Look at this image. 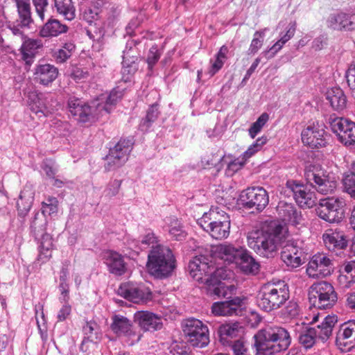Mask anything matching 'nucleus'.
<instances>
[{
  "label": "nucleus",
  "instance_id": "nucleus-14",
  "mask_svg": "<svg viewBox=\"0 0 355 355\" xmlns=\"http://www.w3.org/2000/svg\"><path fill=\"white\" fill-rule=\"evenodd\" d=\"M286 189L292 193L296 203L303 209L311 208L316 205L315 193L307 186L296 180H289L286 183Z\"/></svg>",
  "mask_w": 355,
  "mask_h": 355
},
{
  "label": "nucleus",
  "instance_id": "nucleus-4",
  "mask_svg": "<svg viewBox=\"0 0 355 355\" xmlns=\"http://www.w3.org/2000/svg\"><path fill=\"white\" fill-rule=\"evenodd\" d=\"M289 297V287L285 282H268L259 291L256 304L261 310L269 313L279 309Z\"/></svg>",
  "mask_w": 355,
  "mask_h": 355
},
{
  "label": "nucleus",
  "instance_id": "nucleus-63",
  "mask_svg": "<svg viewBox=\"0 0 355 355\" xmlns=\"http://www.w3.org/2000/svg\"><path fill=\"white\" fill-rule=\"evenodd\" d=\"M121 182L122 181L119 180H110L104 191L105 196L113 197L117 195L121 187Z\"/></svg>",
  "mask_w": 355,
  "mask_h": 355
},
{
  "label": "nucleus",
  "instance_id": "nucleus-1",
  "mask_svg": "<svg viewBox=\"0 0 355 355\" xmlns=\"http://www.w3.org/2000/svg\"><path fill=\"white\" fill-rule=\"evenodd\" d=\"M188 270L194 280L207 286L210 296L225 297L229 289H234V285L226 286L222 281L227 277L224 268H216L207 257L198 255L193 257L189 262Z\"/></svg>",
  "mask_w": 355,
  "mask_h": 355
},
{
  "label": "nucleus",
  "instance_id": "nucleus-39",
  "mask_svg": "<svg viewBox=\"0 0 355 355\" xmlns=\"http://www.w3.org/2000/svg\"><path fill=\"white\" fill-rule=\"evenodd\" d=\"M159 114V105L157 103L150 105L146 111L145 116L140 120L138 128L139 130L144 133L150 131L153 125L157 120Z\"/></svg>",
  "mask_w": 355,
  "mask_h": 355
},
{
  "label": "nucleus",
  "instance_id": "nucleus-29",
  "mask_svg": "<svg viewBox=\"0 0 355 355\" xmlns=\"http://www.w3.org/2000/svg\"><path fill=\"white\" fill-rule=\"evenodd\" d=\"M242 247H235L232 244H219L211 248V254L216 258H218L227 263H236L241 248Z\"/></svg>",
  "mask_w": 355,
  "mask_h": 355
},
{
  "label": "nucleus",
  "instance_id": "nucleus-41",
  "mask_svg": "<svg viewBox=\"0 0 355 355\" xmlns=\"http://www.w3.org/2000/svg\"><path fill=\"white\" fill-rule=\"evenodd\" d=\"M326 98L332 108L336 111L343 110L346 107L347 98L340 87H332L327 92Z\"/></svg>",
  "mask_w": 355,
  "mask_h": 355
},
{
  "label": "nucleus",
  "instance_id": "nucleus-43",
  "mask_svg": "<svg viewBox=\"0 0 355 355\" xmlns=\"http://www.w3.org/2000/svg\"><path fill=\"white\" fill-rule=\"evenodd\" d=\"M338 281L343 288H349L355 283V261H349L343 265L340 269Z\"/></svg>",
  "mask_w": 355,
  "mask_h": 355
},
{
  "label": "nucleus",
  "instance_id": "nucleus-56",
  "mask_svg": "<svg viewBox=\"0 0 355 355\" xmlns=\"http://www.w3.org/2000/svg\"><path fill=\"white\" fill-rule=\"evenodd\" d=\"M300 309L298 304L293 301H289L286 306L282 309V315L284 318L292 319L300 315Z\"/></svg>",
  "mask_w": 355,
  "mask_h": 355
},
{
  "label": "nucleus",
  "instance_id": "nucleus-28",
  "mask_svg": "<svg viewBox=\"0 0 355 355\" xmlns=\"http://www.w3.org/2000/svg\"><path fill=\"white\" fill-rule=\"evenodd\" d=\"M235 264L245 275H257L260 268L259 263L252 257V253L244 247L241 248V252Z\"/></svg>",
  "mask_w": 355,
  "mask_h": 355
},
{
  "label": "nucleus",
  "instance_id": "nucleus-48",
  "mask_svg": "<svg viewBox=\"0 0 355 355\" xmlns=\"http://www.w3.org/2000/svg\"><path fill=\"white\" fill-rule=\"evenodd\" d=\"M58 209V200L55 197L49 196L42 202V216L46 218V216H53L57 214Z\"/></svg>",
  "mask_w": 355,
  "mask_h": 355
},
{
  "label": "nucleus",
  "instance_id": "nucleus-35",
  "mask_svg": "<svg viewBox=\"0 0 355 355\" xmlns=\"http://www.w3.org/2000/svg\"><path fill=\"white\" fill-rule=\"evenodd\" d=\"M222 223H230V216L218 207H211L209 212L205 213L198 220L200 225L221 224Z\"/></svg>",
  "mask_w": 355,
  "mask_h": 355
},
{
  "label": "nucleus",
  "instance_id": "nucleus-54",
  "mask_svg": "<svg viewBox=\"0 0 355 355\" xmlns=\"http://www.w3.org/2000/svg\"><path fill=\"white\" fill-rule=\"evenodd\" d=\"M269 119L267 113H263L255 122H254L248 130L249 135L254 139L257 135L261 130L263 127Z\"/></svg>",
  "mask_w": 355,
  "mask_h": 355
},
{
  "label": "nucleus",
  "instance_id": "nucleus-23",
  "mask_svg": "<svg viewBox=\"0 0 355 355\" xmlns=\"http://www.w3.org/2000/svg\"><path fill=\"white\" fill-rule=\"evenodd\" d=\"M104 263L109 272L114 276L121 277L128 272V263L124 257L114 250H107L103 254Z\"/></svg>",
  "mask_w": 355,
  "mask_h": 355
},
{
  "label": "nucleus",
  "instance_id": "nucleus-5",
  "mask_svg": "<svg viewBox=\"0 0 355 355\" xmlns=\"http://www.w3.org/2000/svg\"><path fill=\"white\" fill-rule=\"evenodd\" d=\"M283 227L277 225L272 231L257 230L249 233L247 237L248 246L258 255L272 258L277 252L279 235Z\"/></svg>",
  "mask_w": 355,
  "mask_h": 355
},
{
  "label": "nucleus",
  "instance_id": "nucleus-21",
  "mask_svg": "<svg viewBox=\"0 0 355 355\" xmlns=\"http://www.w3.org/2000/svg\"><path fill=\"white\" fill-rule=\"evenodd\" d=\"M331 130L338 136V140L345 146L355 144V123L344 118L335 119L331 123Z\"/></svg>",
  "mask_w": 355,
  "mask_h": 355
},
{
  "label": "nucleus",
  "instance_id": "nucleus-47",
  "mask_svg": "<svg viewBox=\"0 0 355 355\" xmlns=\"http://www.w3.org/2000/svg\"><path fill=\"white\" fill-rule=\"evenodd\" d=\"M162 54V50L158 48L157 44L153 45L147 54V57L145 59L146 62L148 64L147 67V74L151 76L154 71V67L157 64V62L160 59Z\"/></svg>",
  "mask_w": 355,
  "mask_h": 355
},
{
  "label": "nucleus",
  "instance_id": "nucleus-57",
  "mask_svg": "<svg viewBox=\"0 0 355 355\" xmlns=\"http://www.w3.org/2000/svg\"><path fill=\"white\" fill-rule=\"evenodd\" d=\"M268 139L266 137H261L258 138L249 148L242 154V156L246 160L252 157L255 153L259 151L261 147L266 144Z\"/></svg>",
  "mask_w": 355,
  "mask_h": 355
},
{
  "label": "nucleus",
  "instance_id": "nucleus-52",
  "mask_svg": "<svg viewBox=\"0 0 355 355\" xmlns=\"http://www.w3.org/2000/svg\"><path fill=\"white\" fill-rule=\"evenodd\" d=\"M46 98L43 94L35 96V98L32 101L30 104L31 110L35 114L42 113L45 115L49 112L46 104Z\"/></svg>",
  "mask_w": 355,
  "mask_h": 355
},
{
  "label": "nucleus",
  "instance_id": "nucleus-36",
  "mask_svg": "<svg viewBox=\"0 0 355 355\" xmlns=\"http://www.w3.org/2000/svg\"><path fill=\"white\" fill-rule=\"evenodd\" d=\"M42 47V42L38 39H31L26 37L22 40L20 48L21 58L27 64L33 62V58L39 49Z\"/></svg>",
  "mask_w": 355,
  "mask_h": 355
},
{
  "label": "nucleus",
  "instance_id": "nucleus-59",
  "mask_svg": "<svg viewBox=\"0 0 355 355\" xmlns=\"http://www.w3.org/2000/svg\"><path fill=\"white\" fill-rule=\"evenodd\" d=\"M134 246H139V243L145 245H150L151 244H155L158 243L157 237L155 236V234L151 230H147L146 234L144 236L140 237V240L136 241L133 240Z\"/></svg>",
  "mask_w": 355,
  "mask_h": 355
},
{
  "label": "nucleus",
  "instance_id": "nucleus-13",
  "mask_svg": "<svg viewBox=\"0 0 355 355\" xmlns=\"http://www.w3.org/2000/svg\"><path fill=\"white\" fill-rule=\"evenodd\" d=\"M236 291L234 286V290L229 289L227 295L225 297L227 300L223 302H214L211 306V312L215 315L232 316L238 315L241 313L243 306H244L245 297H231L234 291ZM220 296L219 297H220ZM224 297V296H223Z\"/></svg>",
  "mask_w": 355,
  "mask_h": 355
},
{
  "label": "nucleus",
  "instance_id": "nucleus-62",
  "mask_svg": "<svg viewBox=\"0 0 355 355\" xmlns=\"http://www.w3.org/2000/svg\"><path fill=\"white\" fill-rule=\"evenodd\" d=\"M231 347L234 355H249L243 340L239 338L228 345Z\"/></svg>",
  "mask_w": 355,
  "mask_h": 355
},
{
  "label": "nucleus",
  "instance_id": "nucleus-40",
  "mask_svg": "<svg viewBox=\"0 0 355 355\" xmlns=\"http://www.w3.org/2000/svg\"><path fill=\"white\" fill-rule=\"evenodd\" d=\"M68 27L55 19H50L40 30V35L42 37H56L67 33Z\"/></svg>",
  "mask_w": 355,
  "mask_h": 355
},
{
  "label": "nucleus",
  "instance_id": "nucleus-11",
  "mask_svg": "<svg viewBox=\"0 0 355 355\" xmlns=\"http://www.w3.org/2000/svg\"><path fill=\"white\" fill-rule=\"evenodd\" d=\"M304 175L307 183L321 194L331 193L337 187L336 181L326 175L320 166H309Z\"/></svg>",
  "mask_w": 355,
  "mask_h": 355
},
{
  "label": "nucleus",
  "instance_id": "nucleus-26",
  "mask_svg": "<svg viewBox=\"0 0 355 355\" xmlns=\"http://www.w3.org/2000/svg\"><path fill=\"white\" fill-rule=\"evenodd\" d=\"M134 321L144 331H156L162 328V318L148 311H138L134 314Z\"/></svg>",
  "mask_w": 355,
  "mask_h": 355
},
{
  "label": "nucleus",
  "instance_id": "nucleus-6",
  "mask_svg": "<svg viewBox=\"0 0 355 355\" xmlns=\"http://www.w3.org/2000/svg\"><path fill=\"white\" fill-rule=\"evenodd\" d=\"M47 220L39 212L35 214L31 223V234L39 245V254L37 260L41 263L48 261L51 257L53 249V238L46 233Z\"/></svg>",
  "mask_w": 355,
  "mask_h": 355
},
{
  "label": "nucleus",
  "instance_id": "nucleus-45",
  "mask_svg": "<svg viewBox=\"0 0 355 355\" xmlns=\"http://www.w3.org/2000/svg\"><path fill=\"white\" fill-rule=\"evenodd\" d=\"M56 11L68 21L76 17V8L71 0H54Z\"/></svg>",
  "mask_w": 355,
  "mask_h": 355
},
{
  "label": "nucleus",
  "instance_id": "nucleus-25",
  "mask_svg": "<svg viewBox=\"0 0 355 355\" xmlns=\"http://www.w3.org/2000/svg\"><path fill=\"white\" fill-rule=\"evenodd\" d=\"M276 211L278 218L285 223L296 226L300 224L302 220L301 211L297 210L293 203L279 201L276 207Z\"/></svg>",
  "mask_w": 355,
  "mask_h": 355
},
{
  "label": "nucleus",
  "instance_id": "nucleus-33",
  "mask_svg": "<svg viewBox=\"0 0 355 355\" xmlns=\"http://www.w3.org/2000/svg\"><path fill=\"white\" fill-rule=\"evenodd\" d=\"M99 8L97 6H86L83 11V18L89 24L90 27L87 30L88 36L93 40H99L103 36V31H96V28L92 26V23L98 18Z\"/></svg>",
  "mask_w": 355,
  "mask_h": 355
},
{
  "label": "nucleus",
  "instance_id": "nucleus-10",
  "mask_svg": "<svg viewBox=\"0 0 355 355\" xmlns=\"http://www.w3.org/2000/svg\"><path fill=\"white\" fill-rule=\"evenodd\" d=\"M345 201L342 198L320 199L316 208L317 215L329 223H338L345 217Z\"/></svg>",
  "mask_w": 355,
  "mask_h": 355
},
{
  "label": "nucleus",
  "instance_id": "nucleus-22",
  "mask_svg": "<svg viewBox=\"0 0 355 355\" xmlns=\"http://www.w3.org/2000/svg\"><path fill=\"white\" fill-rule=\"evenodd\" d=\"M303 254V249L297 245V241L288 240L282 247L281 259L287 266L296 268L302 264Z\"/></svg>",
  "mask_w": 355,
  "mask_h": 355
},
{
  "label": "nucleus",
  "instance_id": "nucleus-27",
  "mask_svg": "<svg viewBox=\"0 0 355 355\" xmlns=\"http://www.w3.org/2000/svg\"><path fill=\"white\" fill-rule=\"evenodd\" d=\"M83 338L80 345V350L83 352L88 351L87 343L96 344L101 340L102 333L100 326L94 320L87 321L83 326Z\"/></svg>",
  "mask_w": 355,
  "mask_h": 355
},
{
  "label": "nucleus",
  "instance_id": "nucleus-38",
  "mask_svg": "<svg viewBox=\"0 0 355 355\" xmlns=\"http://www.w3.org/2000/svg\"><path fill=\"white\" fill-rule=\"evenodd\" d=\"M338 322L336 315H327L320 324L313 327L316 331V338L322 342L327 341L331 336L333 328Z\"/></svg>",
  "mask_w": 355,
  "mask_h": 355
},
{
  "label": "nucleus",
  "instance_id": "nucleus-9",
  "mask_svg": "<svg viewBox=\"0 0 355 355\" xmlns=\"http://www.w3.org/2000/svg\"><path fill=\"white\" fill-rule=\"evenodd\" d=\"M182 329L187 342L193 347L203 348L209 344V329L201 320L187 318L182 322Z\"/></svg>",
  "mask_w": 355,
  "mask_h": 355
},
{
  "label": "nucleus",
  "instance_id": "nucleus-37",
  "mask_svg": "<svg viewBox=\"0 0 355 355\" xmlns=\"http://www.w3.org/2000/svg\"><path fill=\"white\" fill-rule=\"evenodd\" d=\"M138 57L135 55H130V52L124 51L122 61V80L124 82L130 81L131 78L138 70Z\"/></svg>",
  "mask_w": 355,
  "mask_h": 355
},
{
  "label": "nucleus",
  "instance_id": "nucleus-32",
  "mask_svg": "<svg viewBox=\"0 0 355 355\" xmlns=\"http://www.w3.org/2000/svg\"><path fill=\"white\" fill-rule=\"evenodd\" d=\"M164 226L173 240L182 241L185 240L187 233L182 222L174 216L164 218Z\"/></svg>",
  "mask_w": 355,
  "mask_h": 355
},
{
  "label": "nucleus",
  "instance_id": "nucleus-34",
  "mask_svg": "<svg viewBox=\"0 0 355 355\" xmlns=\"http://www.w3.org/2000/svg\"><path fill=\"white\" fill-rule=\"evenodd\" d=\"M35 198V191L31 186H25L17 201L18 215L25 217L31 210Z\"/></svg>",
  "mask_w": 355,
  "mask_h": 355
},
{
  "label": "nucleus",
  "instance_id": "nucleus-60",
  "mask_svg": "<svg viewBox=\"0 0 355 355\" xmlns=\"http://www.w3.org/2000/svg\"><path fill=\"white\" fill-rule=\"evenodd\" d=\"M246 161L245 158L242 155L240 157L232 160L227 164L226 174L227 175H233L245 165Z\"/></svg>",
  "mask_w": 355,
  "mask_h": 355
},
{
  "label": "nucleus",
  "instance_id": "nucleus-49",
  "mask_svg": "<svg viewBox=\"0 0 355 355\" xmlns=\"http://www.w3.org/2000/svg\"><path fill=\"white\" fill-rule=\"evenodd\" d=\"M269 31L268 28L257 31L253 35V39L248 50V55H254L263 45L266 33Z\"/></svg>",
  "mask_w": 355,
  "mask_h": 355
},
{
  "label": "nucleus",
  "instance_id": "nucleus-16",
  "mask_svg": "<svg viewBox=\"0 0 355 355\" xmlns=\"http://www.w3.org/2000/svg\"><path fill=\"white\" fill-rule=\"evenodd\" d=\"M328 137L324 125L318 123L309 125L302 130L301 134L303 144L313 149L326 146Z\"/></svg>",
  "mask_w": 355,
  "mask_h": 355
},
{
  "label": "nucleus",
  "instance_id": "nucleus-17",
  "mask_svg": "<svg viewBox=\"0 0 355 355\" xmlns=\"http://www.w3.org/2000/svg\"><path fill=\"white\" fill-rule=\"evenodd\" d=\"M336 345L343 352L355 347V320L343 323L336 334Z\"/></svg>",
  "mask_w": 355,
  "mask_h": 355
},
{
  "label": "nucleus",
  "instance_id": "nucleus-18",
  "mask_svg": "<svg viewBox=\"0 0 355 355\" xmlns=\"http://www.w3.org/2000/svg\"><path fill=\"white\" fill-rule=\"evenodd\" d=\"M334 263L324 254H316L309 261L306 272L313 277H324L334 271Z\"/></svg>",
  "mask_w": 355,
  "mask_h": 355
},
{
  "label": "nucleus",
  "instance_id": "nucleus-51",
  "mask_svg": "<svg viewBox=\"0 0 355 355\" xmlns=\"http://www.w3.org/2000/svg\"><path fill=\"white\" fill-rule=\"evenodd\" d=\"M74 49L75 45L73 43H65L62 48L53 53V56L57 63H64L71 56V53Z\"/></svg>",
  "mask_w": 355,
  "mask_h": 355
},
{
  "label": "nucleus",
  "instance_id": "nucleus-7",
  "mask_svg": "<svg viewBox=\"0 0 355 355\" xmlns=\"http://www.w3.org/2000/svg\"><path fill=\"white\" fill-rule=\"evenodd\" d=\"M134 144L133 137H121L114 146L110 147L108 154L105 157V171H112L122 167L128 160Z\"/></svg>",
  "mask_w": 355,
  "mask_h": 355
},
{
  "label": "nucleus",
  "instance_id": "nucleus-30",
  "mask_svg": "<svg viewBox=\"0 0 355 355\" xmlns=\"http://www.w3.org/2000/svg\"><path fill=\"white\" fill-rule=\"evenodd\" d=\"M58 75V69L54 65L40 63L35 68L34 79L36 83L48 86L56 79Z\"/></svg>",
  "mask_w": 355,
  "mask_h": 355
},
{
  "label": "nucleus",
  "instance_id": "nucleus-2",
  "mask_svg": "<svg viewBox=\"0 0 355 355\" xmlns=\"http://www.w3.org/2000/svg\"><path fill=\"white\" fill-rule=\"evenodd\" d=\"M252 345L254 355H276L287 350L291 345L292 338L284 327L268 324L259 329L253 336Z\"/></svg>",
  "mask_w": 355,
  "mask_h": 355
},
{
  "label": "nucleus",
  "instance_id": "nucleus-15",
  "mask_svg": "<svg viewBox=\"0 0 355 355\" xmlns=\"http://www.w3.org/2000/svg\"><path fill=\"white\" fill-rule=\"evenodd\" d=\"M118 293L121 296L133 303L147 302L152 298L150 290L142 284L133 282L121 284Z\"/></svg>",
  "mask_w": 355,
  "mask_h": 355
},
{
  "label": "nucleus",
  "instance_id": "nucleus-3",
  "mask_svg": "<svg viewBox=\"0 0 355 355\" xmlns=\"http://www.w3.org/2000/svg\"><path fill=\"white\" fill-rule=\"evenodd\" d=\"M146 268L149 274L157 279L169 277L176 268L173 251L162 245L153 246L148 254Z\"/></svg>",
  "mask_w": 355,
  "mask_h": 355
},
{
  "label": "nucleus",
  "instance_id": "nucleus-61",
  "mask_svg": "<svg viewBox=\"0 0 355 355\" xmlns=\"http://www.w3.org/2000/svg\"><path fill=\"white\" fill-rule=\"evenodd\" d=\"M340 22V12L330 14L327 19L326 24L327 28L330 29L342 31V28H344V26H341Z\"/></svg>",
  "mask_w": 355,
  "mask_h": 355
},
{
  "label": "nucleus",
  "instance_id": "nucleus-53",
  "mask_svg": "<svg viewBox=\"0 0 355 355\" xmlns=\"http://www.w3.org/2000/svg\"><path fill=\"white\" fill-rule=\"evenodd\" d=\"M169 354L171 355H191L190 347L184 342H173L169 347Z\"/></svg>",
  "mask_w": 355,
  "mask_h": 355
},
{
  "label": "nucleus",
  "instance_id": "nucleus-24",
  "mask_svg": "<svg viewBox=\"0 0 355 355\" xmlns=\"http://www.w3.org/2000/svg\"><path fill=\"white\" fill-rule=\"evenodd\" d=\"M243 332L244 328L239 322L222 324L217 330L219 341L223 346L230 345L241 338Z\"/></svg>",
  "mask_w": 355,
  "mask_h": 355
},
{
  "label": "nucleus",
  "instance_id": "nucleus-46",
  "mask_svg": "<svg viewBox=\"0 0 355 355\" xmlns=\"http://www.w3.org/2000/svg\"><path fill=\"white\" fill-rule=\"evenodd\" d=\"M316 331L313 328L306 327L298 335L299 343L306 349H311L315 344Z\"/></svg>",
  "mask_w": 355,
  "mask_h": 355
},
{
  "label": "nucleus",
  "instance_id": "nucleus-31",
  "mask_svg": "<svg viewBox=\"0 0 355 355\" xmlns=\"http://www.w3.org/2000/svg\"><path fill=\"white\" fill-rule=\"evenodd\" d=\"M326 248L331 252H336L345 249L348 245L349 239L343 232L335 230L322 236Z\"/></svg>",
  "mask_w": 355,
  "mask_h": 355
},
{
  "label": "nucleus",
  "instance_id": "nucleus-8",
  "mask_svg": "<svg viewBox=\"0 0 355 355\" xmlns=\"http://www.w3.org/2000/svg\"><path fill=\"white\" fill-rule=\"evenodd\" d=\"M309 300L311 305L318 309H329L335 305L338 295L331 284L322 281L311 286Z\"/></svg>",
  "mask_w": 355,
  "mask_h": 355
},
{
  "label": "nucleus",
  "instance_id": "nucleus-12",
  "mask_svg": "<svg viewBox=\"0 0 355 355\" xmlns=\"http://www.w3.org/2000/svg\"><path fill=\"white\" fill-rule=\"evenodd\" d=\"M241 205L245 209L262 211L269 202L268 192L263 187H249L240 195Z\"/></svg>",
  "mask_w": 355,
  "mask_h": 355
},
{
  "label": "nucleus",
  "instance_id": "nucleus-44",
  "mask_svg": "<svg viewBox=\"0 0 355 355\" xmlns=\"http://www.w3.org/2000/svg\"><path fill=\"white\" fill-rule=\"evenodd\" d=\"M201 227L208 232L215 239H223L228 237L230 230V223L215 225H202Z\"/></svg>",
  "mask_w": 355,
  "mask_h": 355
},
{
  "label": "nucleus",
  "instance_id": "nucleus-58",
  "mask_svg": "<svg viewBox=\"0 0 355 355\" xmlns=\"http://www.w3.org/2000/svg\"><path fill=\"white\" fill-rule=\"evenodd\" d=\"M342 31H349L355 29V16L354 15L340 12V22Z\"/></svg>",
  "mask_w": 355,
  "mask_h": 355
},
{
  "label": "nucleus",
  "instance_id": "nucleus-55",
  "mask_svg": "<svg viewBox=\"0 0 355 355\" xmlns=\"http://www.w3.org/2000/svg\"><path fill=\"white\" fill-rule=\"evenodd\" d=\"M6 27L11 31L14 36L19 37L21 41L27 37L24 33V30L31 28V26H22L21 23L18 21H9Z\"/></svg>",
  "mask_w": 355,
  "mask_h": 355
},
{
  "label": "nucleus",
  "instance_id": "nucleus-20",
  "mask_svg": "<svg viewBox=\"0 0 355 355\" xmlns=\"http://www.w3.org/2000/svg\"><path fill=\"white\" fill-rule=\"evenodd\" d=\"M67 105L71 114L79 123L90 122L96 117L95 108L79 98H69Z\"/></svg>",
  "mask_w": 355,
  "mask_h": 355
},
{
  "label": "nucleus",
  "instance_id": "nucleus-50",
  "mask_svg": "<svg viewBox=\"0 0 355 355\" xmlns=\"http://www.w3.org/2000/svg\"><path fill=\"white\" fill-rule=\"evenodd\" d=\"M123 95V91L114 88L113 89L110 94L107 96L105 103L103 105H98V109L101 111L104 110L107 113H110L112 109V106L116 105V103L119 101Z\"/></svg>",
  "mask_w": 355,
  "mask_h": 355
},
{
  "label": "nucleus",
  "instance_id": "nucleus-19",
  "mask_svg": "<svg viewBox=\"0 0 355 355\" xmlns=\"http://www.w3.org/2000/svg\"><path fill=\"white\" fill-rule=\"evenodd\" d=\"M112 320L110 328L116 336H125L131 340V345L140 340L141 334L134 329L130 320L126 317L114 315Z\"/></svg>",
  "mask_w": 355,
  "mask_h": 355
},
{
  "label": "nucleus",
  "instance_id": "nucleus-42",
  "mask_svg": "<svg viewBox=\"0 0 355 355\" xmlns=\"http://www.w3.org/2000/svg\"><path fill=\"white\" fill-rule=\"evenodd\" d=\"M18 14V21L22 26H31L33 24L30 0H15Z\"/></svg>",
  "mask_w": 355,
  "mask_h": 355
},
{
  "label": "nucleus",
  "instance_id": "nucleus-64",
  "mask_svg": "<svg viewBox=\"0 0 355 355\" xmlns=\"http://www.w3.org/2000/svg\"><path fill=\"white\" fill-rule=\"evenodd\" d=\"M342 182L347 193L355 188V174L352 173H344L343 174Z\"/></svg>",
  "mask_w": 355,
  "mask_h": 355
}]
</instances>
